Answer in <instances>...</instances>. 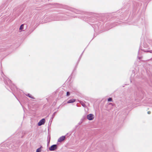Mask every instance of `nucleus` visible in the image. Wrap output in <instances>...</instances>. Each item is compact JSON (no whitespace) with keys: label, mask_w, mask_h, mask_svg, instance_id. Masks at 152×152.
I'll return each mask as SVG.
<instances>
[{"label":"nucleus","mask_w":152,"mask_h":152,"mask_svg":"<svg viewBox=\"0 0 152 152\" xmlns=\"http://www.w3.org/2000/svg\"><path fill=\"white\" fill-rule=\"evenodd\" d=\"M28 96L29 97H31V98H32V97H31V95H30V94H28Z\"/></svg>","instance_id":"9d476101"},{"label":"nucleus","mask_w":152,"mask_h":152,"mask_svg":"<svg viewBox=\"0 0 152 152\" xmlns=\"http://www.w3.org/2000/svg\"><path fill=\"white\" fill-rule=\"evenodd\" d=\"M112 100V99L111 98H109L108 99V101L109 102L111 101Z\"/></svg>","instance_id":"6e6552de"},{"label":"nucleus","mask_w":152,"mask_h":152,"mask_svg":"<svg viewBox=\"0 0 152 152\" xmlns=\"http://www.w3.org/2000/svg\"><path fill=\"white\" fill-rule=\"evenodd\" d=\"M148 114H150V113H151V112H150V111H148Z\"/></svg>","instance_id":"9b49d317"},{"label":"nucleus","mask_w":152,"mask_h":152,"mask_svg":"<svg viewBox=\"0 0 152 152\" xmlns=\"http://www.w3.org/2000/svg\"><path fill=\"white\" fill-rule=\"evenodd\" d=\"M94 118V115L92 114H90L88 115L87 116V119L89 121L93 120Z\"/></svg>","instance_id":"f257e3e1"},{"label":"nucleus","mask_w":152,"mask_h":152,"mask_svg":"<svg viewBox=\"0 0 152 152\" xmlns=\"http://www.w3.org/2000/svg\"><path fill=\"white\" fill-rule=\"evenodd\" d=\"M75 99H72L69 100L68 102V103H71L75 102Z\"/></svg>","instance_id":"39448f33"},{"label":"nucleus","mask_w":152,"mask_h":152,"mask_svg":"<svg viewBox=\"0 0 152 152\" xmlns=\"http://www.w3.org/2000/svg\"><path fill=\"white\" fill-rule=\"evenodd\" d=\"M70 95L69 93L68 92H67L66 93V95L67 96H69Z\"/></svg>","instance_id":"1a4fd4ad"},{"label":"nucleus","mask_w":152,"mask_h":152,"mask_svg":"<svg viewBox=\"0 0 152 152\" xmlns=\"http://www.w3.org/2000/svg\"><path fill=\"white\" fill-rule=\"evenodd\" d=\"M42 151L41 147L37 149L36 152H41Z\"/></svg>","instance_id":"423d86ee"},{"label":"nucleus","mask_w":152,"mask_h":152,"mask_svg":"<svg viewBox=\"0 0 152 152\" xmlns=\"http://www.w3.org/2000/svg\"><path fill=\"white\" fill-rule=\"evenodd\" d=\"M65 139V136H62L60 137L58 140V142H61L64 140Z\"/></svg>","instance_id":"20e7f679"},{"label":"nucleus","mask_w":152,"mask_h":152,"mask_svg":"<svg viewBox=\"0 0 152 152\" xmlns=\"http://www.w3.org/2000/svg\"><path fill=\"white\" fill-rule=\"evenodd\" d=\"M23 27H24V25L23 24L21 25L20 28L19 29L20 30H22L23 29Z\"/></svg>","instance_id":"0eeeda50"},{"label":"nucleus","mask_w":152,"mask_h":152,"mask_svg":"<svg viewBox=\"0 0 152 152\" xmlns=\"http://www.w3.org/2000/svg\"><path fill=\"white\" fill-rule=\"evenodd\" d=\"M57 148V146L56 145H53L51 146L49 148L50 151H54L56 150Z\"/></svg>","instance_id":"f03ea898"},{"label":"nucleus","mask_w":152,"mask_h":152,"mask_svg":"<svg viewBox=\"0 0 152 152\" xmlns=\"http://www.w3.org/2000/svg\"><path fill=\"white\" fill-rule=\"evenodd\" d=\"M45 122V119H42L38 123V125L39 126H40L44 124Z\"/></svg>","instance_id":"7ed1b4c3"}]
</instances>
